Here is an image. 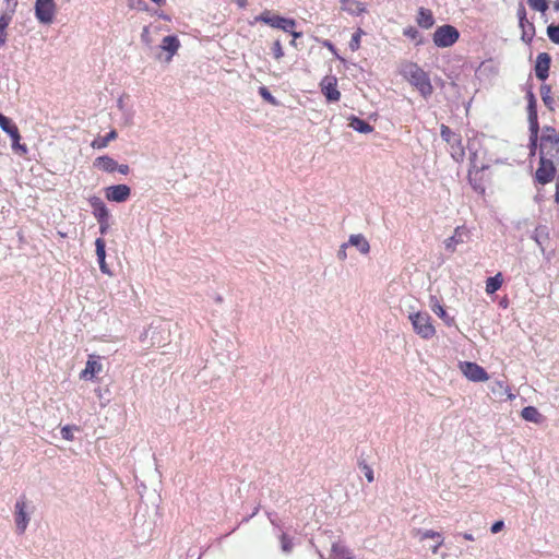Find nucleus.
<instances>
[{"instance_id":"nucleus-1","label":"nucleus","mask_w":559,"mask_h":559,"mask_svg":"<svg viewBox=\"0 0 559 559\" xmlns=\"http://www.w3.org/2000/svg\"><path fill=\"white\" fill-rule=\"evenodd\" d=\"M404 78L426 98L433 92L429 75L414 62H408L402 71Z\"/></svg>"},{"instance_id":"nucleus-2","label":"nucleus","mask_w":559,"mask_h":559,"mask_svg":"<svg viewBox=\"0 0 559 559\" xmlns=\"http://www.w3.org/2000/svg\"><path fill=\"white\" fill-rule=\"evenodd\" d=\"M539 155L559 162V134L554 127H544L539 140Z\"/></svg>"},{"instance_id":"nucleus-3","label":"nucleus","mask_w":559,"mask_h":559,"mask_svg":"<svg viewBox=\"0 0 559 559\" xmlns=\"http://www.w3.org/2000/svg\"><path fill=\"white\" fill-rule=\"evenodd\" d=\"M472 165L468 170V181L475 192L485 194L487 186L490 183L491 178L488 165H477L475 156L472 158Z\"/></svg>"},{"instance_id":"nucleus-4","label":"nucleus","mask_w":559,"mask_h":559,"mask_svg":"<svg viewBox=\"0 0 559 559\" xmlns=\"http://www.w3.org/2000/svg\"><path fill=\"white\" fill-rule=\"evenodd\" d=\"M414 332L424 340H430L436 335V328L431 316L426 311L412 312L408 316Z\"/></svg>"},{"instance_id":"nucleus-5","label":"nucleus","mask_w":559,"mask_h":559,"mask_svg":"<svg viewBox=\"0 0 559 559\" xmlns=\"http://www.w3.org/2000/svg\"><path fill=\"white\" fill-rule=\"evenodd\" d=\"M254 22L264 23L273 28H278L284 32H292L296 26V21L293 19L283 17L273 13L271 10H264L254 17Z\"/></svg>"},{"instance_id":"nucleus-6","label":"nucleus","mask_w":559,"mask_h":559,"mask_svg":"<svg viewBox=\"0 0 559 559\" xmlns=\"http://www.w3.org/2000/svg\"><path fill=\"white\" fill-rule=\"evenodd\" d=\"M459 31L450 24L437 27L432 35L433 44L439 48L451 47L459 40Z\"/></svg>"},{"instance_id":"nucleus-7","label":"nucleus","mask_w":559,"mask_h":559,"mask_svg":"<svg viewBox=\"0 0 559 559\" xmlns=\"http://www.w3.org/2000/svg\"><path fill=\"white\" fill-rule=\"evenodd\" d=\"M440 134L451 148V156L455 160H462L465 155V150L462 144V138L459 133L453 132L448 126L441 124Z\"/></svg>"},{"instance_id":"nucleus-8","label":"nucleus","mask_w":559,"mask_h":559,"mask_svg":"<svg viewBox=\"0 0 559 559\" xmlns=\"http://www.w3.org/2000/svg\"><path fill=\"white\" fill-rule=\"evenodd\" d=\"M0 128L9 134L12 140V148L20 154H26L27 147L25 144H21V134L17 126L8 117L1 115L0 116Z\"/></svg>"},{"instance_id":"nucleus-9","label":"nucleus","mask_w":559,"mask_h":559,"mask_svg":"<svg viewBox=\"0 0 559 559\" xmlns=\"http://www.w3.org/2000/svg\"><path fill=\"white\" fill-rule=\"evenodd\" d=\"M558 162L555 159H548L545 157H539V165L535 173V178L538 183L547 185L551 182L556 175V164Z\"/></svg>"},{"instance_id":"nucleus-10","label":"nucleus","mask_w":559,"mask_h":559,"mask_svg":"<svg viewBox=\"0 0 559 559\" xmlns=\"http://www.w3.org/2000/svg\"><path fill=\"white\" fill-rule=\"evenodd\" d=\"M459 368L469 381L485 382L489 379L487 371L476 362L461 361Z\"/></svg>"},{"instance_id":"nucleus-11","label":"nucleus","mask_w":559,"mask_h":559,"mask_svg":"<svg viewBox=\"0 0 559 559\" xmlns=\"http://www.w3.org/2000/svg\"><path fill=\"white\" fill-rule=\"evenodd\" d=\"M56 13V3L53 0H36L35 16L44 24H50Z\"/></svg>"},{"instance_id":"nucleus-12","label":"nucleus","mask_w":559,"mask_h":559,"mask_svg":"<svg viewBox=\"0 0 559 559\" xmlns=\"http://www.w3.org/2000/svg\"><path fill=\"white\" fill-rule=\"evenodd\" d=\"M14 520L17 533L24 534L31 520L25 496H22L14 506Z\"/></svg>"},{"instance_id":"nucleus-13","label":"nucleus","mask_w":559,"mask_h":559,"mask_svg":"<svg viewBox=\"0 0 559 559\" xmlns=\"http://www.w3.org/2000/svg\"><path fill=\"white\" fill-rule=\"evenodd\" d=\"M94 167L97 169L104 171V173H114L119 171L122 175H128L130 171V168L128 165H118V163L108 155H103L97 157L94 160Z\"/></svg>"},{"instance_id":"nucleus-14","label":"nucleus","mask_w":559,"mask_h":559,"mask_svg":"<svg viewBox=\"0 0 559 559\" xmlns=\"http://www.w3.org/2000/svg\"><path fill=\"white\" fill-rule=\"evenodd\" d=\"M320 90L330 103H335L341 99V92L337 88V78L334 75H325L320 82Z\"/></svg>"},{"instance_id":"nucleus-15","label":"nucleus","mask_w":559,"mask_h":559,"mask_svg":"<svg viewBox=\"0 0 559 559\" xmlns=\"http://www.w3.org/2000/svg\"><path fill=\"white\" fill-rule=\"evenodd\" d=\"M518 16L519 24L522 31L521 39L525 44L531 45L535 36V25L533 22L526 19V11L523 5H521L520 9L518 10Z\"/></svg>"},{"instance_id":"nucleus-16","label":"nucleus","mask_w":559,"mask_h":559,"mask_svg":"<svg viewBox=\"0 0 559 559\" xmlns=\"http://www.w3.org/2000/svg\"><path fill=\"white\" fill-rule=\"evenodd\" d=\"M471 231L466 226H457L454 229L453 236L444 241V247L448 251L454 252L459 245L466 242L469 239Z\"/></svg>"},{"instance_id":"nucleus-17","label":"nucleus","mask_w":559,"mask_h":559,"mask_svg":"<svg viewBox=\"0 0 559 559\" xmlns=\"http://www.w3.org/2000/svg\"><path fill=\"white\" fill-rule=\"evenodd\" d=\"M527 118L530 123V141L532 146L536 148L538 132H539V123H538V115H537V103L536 104H527Z\"/></svg>"},{"instance_id":"nucleus-18","label":"nucleus","mask_w":559,"mask_h":559,"mask_svg":"<svg viewBox=\"0 0 559 559\" xmlns=\"http://www.w3.org/2000/svg\"><path fill=\"white\" fill-rule=\"evenodd\" d=\"M131 189L127 185H116L105 189L106 199L111 202H124L129 199Z\"/></svg>"},{"instance_id":"nucleus-19","label":"nucleus","mask_w":559,"mask_h":559,"mask_svg":"<svg viewBox=\"0 0 559 559\" xmlns=\"http://www.w3.org/2000/svg\"><path fill=\"white\" fill-rule=\"evenodd\" d=\"M415 535L418 537V539L420 542H424L426 539H432L435 542L429 547V549L431 550V552L433 555L438 554L439 549L441 548V546L444 543V537L442 536V534L439 532L432 531V530H426V531L417 530Z\"/></svg>"},{"instance_id":"nucleus-20","label":"nucleus","mask_w":559,"mask_h":559,"mask_svg":"<svg viewBox=\"0 0 559 559\" xmlns=\"http://www.w3.org/2000/svg\"><path fill=\"white\" fill-rule=\"evenodd\" d=\"M103 371V365L100 357L90 355L86 361L85 368L80 372V378L85 380H92L96 374Z\"/></svg>"},{"instance_id":"nucleus-21","label":"nucleus","mask_w":559,"mask_h":559,"mask_svg":"<svg viewBox=\"0 0 559 559\" xmlns=\"http://www.w3.org/2000/svg\"><path fill=\"white\" fill-rule=\"evenodd\" d=\"M551 58L547 52L538 53L535 63V74L540 81H545L549 76Z\"/></svg>"},{"instance_id":"nucleus-22","label":"nucleus","mask_w":559,"mask_h":559,"mask_svg":"<svg viewBox=\"0 0 559 559\" xmlns=\"http://www.w3.org/2000/svg\"><path fill=\"white\" fill-rule=\"evenodd\" d=\"M90 204L93 209V215L98 221H108L109 219V211L106 207L105 203L98 197H92L90 199Z\"/></svg>"},{"instance_id":"nucleus-23","label":"nucleus","mask_w":559,"mask_h":559,"mask_svg":"<svg viewBox=\"0 0 559 559\" xmlns=\"http://www.w3.org/2000/svg\"><path fill=\"white\" fill-rule=\"evenodd\" d=\"M341 10L350 15H360L367 12V7L358 0H340Z\"/></svg>"},{"instance_id":"nucleus-24","label":"nucleus","mask_w":559,"mask_h":559,"mask_svg":"<svg viewBox=\"0 0 559 559\" xmlns=\"http://www.w3.org/2000/svg\"><path fill=\"white\" fill-rule=\"evenodd\" d=\"M95 247H96V255L99 263V269L102 273L110 275V270L105 261L106 259V242L103 238H97L95 240Z\"/></svg>"},{"instance_id":"nucleus-25","label":"nucleus","mask_w":559,"mask_h":559,"mask_svg":"<svg viewBox=\"0 0 559 559\" xmlns=\"http://www.w3.org/2000/svg\"><path fill=\"white\" fill-rule=\"evenodd\" d=\"M416 22L423 28L428 29L432 27L435 24V17L431 10L426 8H419Z\"/></svg>"},{"instance_id":"nucleus-26","label":"nucleus","mask_w":559,"mask_h":559,"mask_svg":"<svg viewBox=\"0 0 559 559\" xmlns=\"http://www.w3.org/2000/svg\"><path fill=\"white\" fill-rule=\"evenodd\" d=\"M539 92H540L542 100H543L544 105L546 106V108L549 111H555L556 100H555V97L552 96L551 86L549 84L544 83L540 85Z\"/></svg>"},{"instance_id":"nucleus-27","label":"nucleus","mask_w":559,"mask_h":559,"mask_svg":"<svg viewBox=\"0 0 559 559\" xmlns=\"http://www.w3.org/2000/svg\"><path fill=\"white\" fill-rule=\"evenodd\" d=\"M348 120V126L359 133L367 134L373 131V127L371 124L356 116H350Z\"/></svg>"},{"instance_id":"nucleus-28","label":"nucleus","mask_w":559,"mask_h":559,"mask_svg":"<svg viewBox=\"0 0 559 559\" xmlns=\"http://www.w3.org/2000/svg\"><path fill=\"white\" fill-rule=\"evenodd\" d=\"M162 49L169 52L168 60L171 59V57L177 52V50L180 47L179 39L176 36H166L163 38Z\"/></svg>"},{"instance_id":"nucleus-29","label":"nucleus","mask_w":559,"mask_h":559,"mask_svg":"<svg viewBox=\"0 0 559 559\" xmlns=\"http://www.w3.org/2000/svg\"><path fill=\"white\" fill-rule=\"evenodd\" d=\"M330 559H354L350 550L342 544L332 545Z\"/></svg>"},{"instance_id":"nucleus-30","label":"nucleus","mask_w":559,"mask_h":559,"mask_svg":"<svg viewBox=\"0 0 559 559\" xmlns=\"http://www.w3.org/2000/svg\"><path fill=\"white\" fill-rule=\"evenodd\" d=\"M118 136V133L116 132V130H111L109 133H107L105 136H97L95 138L92 143H91V146L93 148H96V150H102V148H105L108 146V144L116 140Z\"/></svg>"},{"instance_id":"nucleus-31","label":"nucleus","mask_w":559,"mask_h":559,"mask_svg":"<svg viewBox=\"0 0 559 559\" xmlns=\"http://www.w3.org/2000/svg\"><path fill=\"white\" fill-rule=\"evenodd\" d=\"M502 284H503V276L499 272L495 276L487 278L485 290L489 295L495 294L497 290H499L501 288Z\"/></svg>"},{"instance_id":"nucleus-32","label":"nucleus","mask_w":559,"mask_h":559,"mask_svg":"<svg viewBox=\"0 0 559 559\" xmlns=\"http://www.w3.org/2000/svg\"><path fill=\"white\" fill-rule=\"evenodd\" d=\"M491 391L493 394H498L499 396L506 395L508 400H513L515 397L504 381H496L491 388Z\"/></svg>"},{"instance_id":"nucleus-33","label":"nucleus","mask_w":559,"mask_h":559,"mask_svg":"<svg viewBox=\"0 0 559 559\" xmlns=\"http://www.w3.org/2000/svg\"><path fill=\"white\" fill-rule=\"evenodd\" d=\"M521 416L523 419L532 423H540L542 421V414L538 412V409L534 406H526L522 409Z\"/></svg>"},{"instance_id":"nucleus-34","label":"nucleus","mask_w":559,"mask_h":559,"mask_svg":"<svg viewBox=\"0 0 559 559\" xmlns=\"http://www.w3.org/2000/svg\"><path fill=\"white\" fill-rule=\"evenodd\" d=\"M348 242L349 245L357 247L361 253H368L370 250L369 242L362 235H352Z\"/></svg>"},{"instance_id":"nucleus-35","label":"nucleus","mask_w":559,"mask_h":559,"mask_svg":"<svg viewBox=\"0 0 559 559\" xmlns=\"http://www.w3.org/2000/svg\"><path fill=\"white\" fill-rule=\"evenodd\" d=\"M11 15L8 13H2L0 15V47H2L7 41V28L11 23Z\"/></svg>"},{"instance_id":"nucleus-36","label":"nucleus","mask_w":559,"mask_h":559,"mask_svg":"<svg viewBox=\"0 0 559 559\" xmlns=\"http://www.w3.org/2000/svg\"><path fill=\"white\" fill-rule=\"evenodd\" d=\"M527 3L532 10L542 13H545L549 8L548 0H527Z\"/></svg>"},{"instance_id":"nucleus-37","label":"nucleus","mask_w":559,"mask_h":559,"mask_svg":"<svg viewBox=\"0 0 559 559\" xmlns=\"http://www.w3.org/2000/svg\"><path fill=\"white\" fill-rule=\"evenodd\" d=\"M365 32L361 28H358L352 36L349 41V48L352 51H356L360 47V39Z\"/></svg>"},{"instance_id":"nucleus-38","label":"nucleus","mask_w":559,"mask_h":559,"mask_svg":"<svg viewBox=\"0 0 559 559\" xmlns=\"http://www.w3.org/2000/svg\"><path fill=\"white\" fill-rule=\"evenodd\" d=\"M275 60H281L284 57V49L280 39H276L271 47Z\"/></svg>"},{"instance_id":"nucleus-39","label":"nucleus","mask_w":559,"mask_h":559,"mask_svg":"<svg viewBox=\"0 0 559 559\" xmlns=\"http://www.w3.org/2000/svg\"><path fill=\"white\" fill-rule=\"evenodd\" d=\"M433 312L442 319L448 325H450L453 322V318H450L444 310V308L440 305L432 308Z\"/></svg>"},{"instance_id":"nucleus-40","label":"nucleus","mask_w":559,"mask_h":559,"mask_svg":"<svg viewBox=\"0 0 559 559\" xmlns=\"http://www.w3.org/2000/svg\"><path fill=\"white\" fill-rule=\"evenodd\" d=\"M547 35L549 39L559 45V24L558 25H549L547 27Z\"/></svg>"},{"instance_id":"nucleus-41","label":"nucleus","mask_w":559,"mask_h":559,"mask_svg":"<svg viewBox=\"0 0 559 559\" xmlns=\"http://www.w3.org/2000/svg\"><path fill=\"white\" fill-rule=\"evenodd\" d=\"M281 545H282V549L285 552H289L293 549L292 539L286 534L281 535Z\"/></svg>"},{"instance_id":"nucleus-42","label":"nucleus","mask_w":559,"mask_h":559,"mask_svg":"<svg viewBox=\"0 0 559 559\" xmlns=\"http://www.w3.org/2000/svg\"><path fill=\"white\" fill-rule=\"evenodd\" d=\"M403 34H404V36H406L413 40L418 39L420 36L419 32L414 26H408V27L404 28Z\"/></svg>"},{"instance_id":"nucleus-43","label":"nucleus","mask_w":559,"mask_h":559,"mask_svg":"<svg viewBox=\"0 0 559 559\" xmlns=\"http://www.w3.org/2000/svg\"><path fill=\"white\" fill-rule=\"evenodd\" d=\"M259 94L263 99L271 104H275V98L272 96V94L269 92V90L265 86H261L259 88Z\"/></svg>"},{"instance_id":"nucleus-44","label":"nucleus","mask_w":559,"mask_h":559,"mask_svg":"<svg viewBox=\"0 0 559 559\" xmlns=\"http://www.w3.org/2000/svg\"><path fill=\"white\" fill-rule=\"evenodd\" d=\"M362 471H364V474H365V476H366L367 480H368L369 483H372V481L374 480V476H373V471H372V468H371L369 465L365 464V465L362 466Z\"/></svg>"},{"instance_id":"nucleus-45","label":"nucleus","mask_w":559,"mask_h":559,"mask_svg":"<svg viewBox=\"0 0 559 559\" xmlns=\"http://www.w3.org/2000/svg\"><path fill=\"white\" fill-rule=\"evenodd\" d=\"M61 435H62V438L68 440V441H72L73 440V433H72V430L69 426H64L62 429H61Z\"/></svg>"},{"instance_id":"nucleus-46","label":"nucleus","mask_w":559,"mask_h":559,"mask_svg":"<svg viewBox=\"0 0 559 559\" xmlns=\"http://www.w3.org/2000/svg\"><path fill=\"white\" fill-rule=\"evenodd\" d=\"M293 36V39L290 40V46L297 48L298 44H297V39L300 38L302 36V33L300 32H295L294 28L292 29V32H289Z\"/></svg>"},{"instance_id":"nucleus-47","label":"nucleus","mask_w":559,"mask_h":559,"mask_svg":"<svg viewBox=\"0 0 559 559\" xmlns=\"http://www.w3.org/2000/svg\"><path fill=\"white\" fill-rule=\"evenodd\" d=\"M503 526H504L503 521H497L491 525L490 531L492 534H497L503 528Z\"/></svg>"},{"instance_id":"nucleus-48","label":"nucleus","mask_w":559,"mask_h":559,"mask_svg":"<svg viewBox=\"0 0 559 559\" xmlns=\"http://www.w3.org/2000/svg\"><path fill=\"white\" fill-rule=\"evenodd\" d=\"M525 98L527 100V104H536L537 103L536 97L532 90H528L526 92Z\"/></svg>"},{"instance_id":"nucleus-49","label":"nucleus","mask_w":559,"mask_h":559,"mask_svg":"<svg viewBox=\"0 0 559 559\" xmlns=\"http://www.w3.org/2000/svg\"><path fill=\"white\" fill-rule=\"evenodd\" d=\"M99 224V231L102 235L106 234L109 228L108 221H98Z\"/></svg>"},{"instance_id":"nucleus-50","label":"nucleus","mask_w":559,"mask_h":559,"mask_svg":"<svg viewBox=\"0 0 559 559\" xmlns=\"http://www.w3.org/2000/svg\"><path fill=\"white\" fill-rule=\"evenodd\" d=\"M345 249H346V245H343L341 247L340 251H338V258L341 260H345L346 259V251H345Z\"/></svg>"},{"instance_id":"nucleus-51","label":"nucleus","mask_w":559,"mask_h":559,"mask_svg":"<svg viewBox=\"0 0 559 559\" xmlns=\"http://www.w3.org/2000/svg\"><path fill=\"white\" fill-rule=\"evenodd\" d=\"M239 8H246L248 5V0H235Z\"/></svg>"},{"instance_id":"nucleus-52","label":"nucleus","mask_w":559,"mask_h":559,"mask_svg":"<svg viewBox=\"0 0 559 559\" xmlns=\"http://www.w3.org/2000/svg\"><path fill=\"white\" fill-rule=\"evenodd\" d=\"M463 537L466 539V540H474V536L469 533H465L463 534Z\"/></svg>"},{"instance_id":"nucleus-53","label":"nucleus","mask_w":559,"mask_h":559,"mask_svg":"<svg viewBox=\"0 0 559 559\" xmlns=\"http://www.w3.org/2000/svg\"><path fill=\"white\" fill-rule=\"evenodd\" d=\"M324 46L328 47L331 51H335L334 46L330 41H324Z\"/></svg>"},{"instance_id":"nucleus-54","label":"nucleus","mask_w":559,"mask_h":559,"mask_svg":"<svg viewBox=\"0 0 559 559\" xmlns=\"http://www.w3.org/2000/svg\"><path fill=\"white\" fill-rule=\"evenodd\" d=\"M154 3H156L157 5H163L165 4L166 0H152Z\"/></svg>"},{"instance_id":"nucleus-55","label":"nucleus","mask_w":559,"mask_h":559,"mask_svg":"<svg viewBox=\"0 0 559 559\" xmlns=\"http://www.w3.org/2000/svg\"><path fill=\"white\" fill-rule=\"evenodd\" d=\"M555 9L559 11V0H555Z\"/></svg>"}]
</instances>
